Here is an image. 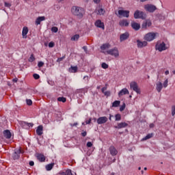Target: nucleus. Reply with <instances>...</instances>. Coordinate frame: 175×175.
<instances>
[{
	"mask_svg": "<svg viewBox=\"0 0 175 175\" xmlns=\"http://www.w3.org/2000/svg\"><path fill=\"white\" fill-rule=\"evenodd\" d=\"M3 135L5 139H10L12 137V133L9 130H4Z\"/></svg>",
	"mask_w": 175,
	"mask_h": 175,
	"instance_id": "19",
	"label": "nucleus"
},
{
	"mask_svg": "<svg viewBox=\"0 0 175 175\" xmlns=\"http://www.w3.org/2000/svg\"><path fill=\"white\" fill-rule=\"evenodd\" d=\"M155 38H157V33L150 32L145 35L144 40H146V42H152Z\"/></svg>",
	"mask_w": 175,
	"mask_h": 175,
	"instance_id": "6",
	"label": "nucleus"
},
{
	"mask_svg": "<svg viewBox=\"0 0 175 175\" xmlns=\"http://www.w3.org/2000/svg\"><path fill=\"white\" fill-rule=\"evenodd\" d=\"M55 45V44L53 42H51L49 43V47H50V48L54 47Z\"/></svg>",
	"mask_w": 175,
	"mask_h": 175,
	"instance_id": "49",
	"label": "nucleus"
},
{
	"mask_svg": "<svg viewBox=\"0 0 175 175\" xmlns=\"http://www.w3.org/2000/svg\"><path fill=\"white\" fill-rule=\"evenodd\" d=\"M58 102H62L63 103H65L66 102V98L65 97H59L57 98Z\"/></svg>",
	"mask_w": 175,
	"mask_h": 175,
	"instance_id": "36",
	"label": "nucleus"
},
{
	"mask_svg": "<svg viewBox=\"0 0 175 175\" xmlns=\"http://www.w3.org/2000/svg\"><path fill=\"white\" fill-rule=\"evenodd\" d=\"M144 9L149 13H154L157 10V6L152 4H147L144 5Z\"/></svg>",
	"mask_w": 175,
	"mask_h": 175,
	"instance_id": "7",
	"label": "nucleus"
},
{
	"mask_svg": "<svg viewBox=\"0 0 175 175\" xmlns=\"http://www.w3.org/2000/svg\"><path fill=\"white\" fill-rule=\"evenodd\" d=\"M150 128H154V126H155V125L154 124V123H151L150 125H149Z\"/></svg>",
	"mask_w": 175,
	"mask_h": 175,
	"instance_id": "59",
	"label": "nucleus"
},
{
	"mask_svg": "<svg viewBox=\"0 0 175 175\" xmlns=\"http://www.w3.org/2000/svg\"><path fill=\"white\" fill-rule=\"evenodd\" d=\"M129 94V90H128V89L126 88H123L118 92V96L121 97L123 95H126Z\"/></svg>",
	"mask_w": 175,
	"mask_h": 175,
	"instance_id": "22",
	"label": "nucleus"
},
{
	"mask_svg": "<svg viewBox=\"0 0 175 175\" xmlns=\"http://www.w3.org/2000/svg\"><path fill=\"white\" fill-rule=\"evenodd\" d=\"M64 58H65V56H63L62 57H59L57 59V62H61V61H63L64 59Z\"/></svg>",
	"mask_w": 175,
	"mask_h": 175,
	"instance_id": "51",
	"label": "nucleus"
},
{
	"mask_svg": "<svg viewBox=\"0 0 175 175\" xmlns=\"http://www.w3.org/2000/svg\"><path fill=\"white\" fill-rule=\"evenodd\" d=\"M152 25V23H151V21L146 20L143 22V23L142 25V29H148Z\"/></svg>",
	"mask_w": 175,
	"mask_h": 175,
	"instance_id": "10",
	"label": "nucleus"
},
{
	"mask_svg": "<svg viewBox=\"0 0 175 175\" xmlns=\"http://www.w3.org/2000/svg\"><path fill=\"white\" fill-rule=\"evenodd\" d=\"M80 38V35L79 34H75L71 38V40L76 42L77 40H79Z\"/></svg>",
	"mask_w": 175,
	"mask_h": 175,
	"instance_id": "33",
	"label": "nucleus"
},
{
	"mask_svg": "<svg viewBox=\"0 0 175 175\" xmlns=\"http://www.w3.org/2000/svg\"><path fill=\"white\" fill-rule=\"evenodd\" d=\"M12 81H13L14 83H17V81H18V79L15 78V79H14L12 80Z\"/></svg>",
	"mask_w": 175,
	"mask_h": 175,
	"instance_id": "58",
	"label": "nucleus"
},
{
	"mask_svg": "<svg viewBox=\"0 0 175 175\" xmlns=\"http://www.w3.org/2000/svg\"><path fill=\"white\" fill-rule=\"evenodd\" d=\"M46 20V17L44 16H38L35 22L36 25H40V22L41 21H44Z\"/></svg>",
	"mask_w": 175,
	"mask_h": 175,
	"instance_id": "25",
	"label": "nucleus"
},
{
	"mask_svg": "<svg viewBox=\"0 0 175 175\" xmlns=\"http://www.w3.org/2000/svg\"><path fill=\"white\" fill-rule=\"evenodd\" d=\"M131 25L135 31H139L140 29V25L135 21L131 22Z\"/></svg>",
	"mask_w": 175,
	"mask_h": 175,
	"instance_id": "16",
	"label": "nucleus"
},
{
	"mask_svg": "<svg viewBox=\"0 0 175 175\" xmlns=\"http://www.w3.org/2000/svg\"><path fill=\"white\" fill-rule=\"evenodd\" d=\"M102 53L103 54L111 55V57H114V58H118L120 57V51H118V48L117 47L112 48L106 51H102Z\"/></svg>",
	"mask_w": 175,
	"mask_h": 175,
	"instance_id": "2",
	"label": "nucleus"
},
{
	"mask_svg": "<svg viewBox=\"0 0 175 175\" xmlns=\"http://www.w3.org/2000/svg\"><path fill=\"white\" fill-rule=\"evenodd\" d=\"M95 27L97 28H101V29H105V23L100 20H97L94 23Z\"/></svg>",
	"mask_w": 175,
	"mask_h": 175,
	"instance_id": "12",
	"label": "nucleus"
},
{
	"mask_svg": "<svg viewBox=\"0 0 175 175\" xmlns=\"http://www.w3.org/2000/svg\"><path fill=\"white\" fill-rule=\"evenodd\" d=\"M172 116L174 117L175 116V105L172 107Z\"/></svg>",
	"mask_w": 175,
	"mask_h": 175,
	"instance_id": "43",
	"label": "nucleus"
},
{
	"mask_svg": "<svg viewBox=\"0 0 175 175\" xmlns=\"http://www.w3.org/2000/svg\"><path fill=\"white\" fill-rule=\"evenodd\" d=\"M101 68H103V69H107L109 68V64L103 62L101 64Z\"/></svg>",
	"mask_w": 175,
	"mask_h": 175,
	"instance_id": "37",
	"label": "nucleus"
},
{
	"mask_svg": "<svg viewBox=\"0 0 175 175\" xmlns=\"http://www.w3.org/2000/svg\"><path fill=\"white\" fill-rule=\"evenodd\" d=\"M61 174H62V175H66V172H62Z\"/></svg>",
	"mask_w": 175,
	"mask_h": 175,
	"instance_id": "63",
	"label": "nucleus"
},
{
	"mask_svg": "<svg viewBox=\"0 0 175 175\" xmlns=\"http://www.w3.org/2000/svg\"><path fill=\"white\" fill-rule=\"evenodd\" d=\"M106 90H107V88L104 87L101 89V92H103V94H104L105 91H106Z\"/></svg>",
	"mask_w": 175,
	"mask_h": 175,
	"instance_id": "56",
	"label": "nucleus"
},
{
	"mask_svg": "<svg viewBox=\"0 0 175 175\" xmlns=\"http://www.w3.org/2000/svg\"><path fill=\"white\" fill-rule=\"evenodd\" d=\"M4 6L5 8H10L12 6V4H10V3H8V2H5L4 3Z\"/></svg>",
	"mask_w": 175,
	"mask_h": 175,
	"instance_id": "48",
	"label": "nucleus"
},
{
	"mask_svg": "<svg viewBox=\"0 0 175 175\" xmlns=\"http://www.w3.org/2000/svg\"><path fill=\"white\" fill-rule=\"evenodd\" d=\"M111 117H113V116H111V114L109 115V121H111Z\"/></svg>",
	"mask_w": 175,
	"mask_h": 175,
	"instance_id": "64",
	"label": "nucleus"
},
{
	"mask_svg": "<svg viewBox=\"0 0 175 175\" xmlns=\"http://www.w3.org/2000/svg\"><path fill=\"white\" fill-rule=\"evenodd\" d=\"M137 47L139 49H143V47H146V46H147V44H148V43L147 42V41L142 42L139 40H137Z\"/></svg>",
	"mask_w": 175,
	"mask_h": 175,
	"instance_id": "13",
	"label": "nucleus"
},
{
	"mask_svg": "<svg viewBox=\"0 0 175 175\" xmlns=\"http://www.w3.org/2000/svg\"><path fill=\"white\" fill-rule=\"evenodd\" d=\"M120 27H128L129 25V22L126 19H122L119 21Z\"/></svg>",
	"mask_w": 175,
	"mask_h": 175,
	"instance_id": "21",
	"label": "nucleus"
},
{
	"mask_svg": "<svg viewBox=\"0 0 175 175\" xmlns=\"http://www.w3.org/2000/svg\"><path fill=\"white\" fill-rule=\"evenodd\" d=\"M53 167H54V163L47 164L45 166V169H46V170H47V172H50V170H51L53 169Z\"/></svg>",
	"mask_w": 175,
	"mask_h": 175,
	"instance_id": "29",
	"label": "nucleus"
},
{
	"mask_svg": "<svg viewBox=\"0 0 175 175\" xmlns=\"http://www.w3.org/2000/svg\"><path fill=\"white\" fill-rule=\"evenodd\" d=\"M33 77L35 80H39L40 79V76L38 74H33Z\"/></svg>",
	"mask_w": 175,
	"mask_h": 175,
	"instance_id": "42",
	"label": "nucleus"
},
{
	"mask_svg": "<svg viewBox=\"0 0 175 175\" xmlns=\"http://www.w3.org/2000/svg\"><path fill=\"white\" fill-rule=\"evenodd\" d=\"M130 88L135 91L137 94L140 95L142 94V92L140 91V88H139V85H137V83L135 81H132L130 83Z\"/></svg>",
	"mask_w": 175,
	"mask_h": 175,
	"instance_id": "5",
	"label": "nucleus"
},
{
	"mask_svg": "<svg viewBox=\"0 0 175 175\" xmlns=\"http://www.w3.org/2000/svg\"><path fill=\"white\" fill-rule=\"evenodd\" d=\"M109 152L112 157H116V155L118 154V151L116 149V147L113 146L109 147Z\"/></svg>",
	"mask_w": 175,
	"mask_h": 175,
	"instance_id": "15",
	"label": "nucleus"
},
{
	"mask_svg": "<svg viewBox=\"0 0 175 175\" xmlns=\"http://www.w3.org/2000/svg\"><path fill=\"white\" fill-rule=\"evenodd\" d=\"M126 107V105H125V103H124L120 107V111H124V110H125Z\"/></svg>",
	"mask_w": 175,
	"mask_h": 175,
	"instance_id": "39",
	"label": "nucleus"
},
{
	"mask_svg": "<svg viewBox=\"0 0 175 175\" xmlns=\"http://www.w3.org/2000/svg\"><path fill=\"white\" fill-rule=\"evenodd\" d=\"M77 66H71V67L68 69V72H70V73H76L77 72Z\"/></svg>",
	"mask_w": 175,
	"mask_h": 175,
	"instance_id": "28",
	"label": "nucleus"
},
{
	"mask_svg": "<svg viewBox=\"0 0 175 175\" xmlns=\"http://www.w3.org/2000/svg\"><path fill=\"white\" fill-rule=\"evenodd\" d=\"M128 38H129V33L125 32L124 33H122L120 36V42H124V40H126V39H128Z\"/></svg>",
	"mask_w": 175,
	"mask_h": 175,
	"instance_id": "18",
	"label": "nucleus"
},
{
	"mask_svg": "<svg viewBox=\"0 0 175 175\" xmlns=\"http://www.w3.org/2000/svg\"><path fill=\"white\" fill-rule=\"evenodd\" d=\"M134 18H135L136 20L139 18H141V20H146V18H147V14H146V12L143 11L137 10L134 12Z\"/></svg>",
	"mask_w": 175,
	"mask_h": 175,
	"instance_id": "3",
	"label": "nucleus"
},
{
	"mask_svg": "<svg viewBox=\"0 0 175 175\" xmlns=\"http://www.w3.org/2000/svg\"><path fill=\"white\" fill-rule=\"evenodd\" d=\"M36 133L38 136H42L43 135V126L40 125L37 127Z\"/></svg>",
	"mask_w": 175,
	"mask_h": 175,
	"instance_id": "24",
	"label": "nucleus"
},
{
	"mask_svg": "<svg viewBox=\"0 0 175 175\" xmlns=\"http://www.w3.org/2000/svg\"><path fill=\"white\" fill-rule=\"evenodd\" d=\"M110 47H111V46L109 43H105V44H102L100 47V49L101 50V53H102V51H106L105 50H109V49H110Z\"/></svg>",
	"mask_w": 175,
	"mask_h": 175,
	"instance_id": "20",
	"label": "nucleus"
},
{
	"mask_svg": "<svg viewBox=\"0 0 175 175\" xmlns=\"http://www.w3.org/2000/svg\"><path fill=\"white\" fill-rule=\"evenodd\" d=\"M29 29L27 27H23L22 30V36L23 39H27V35H28Z\"/></svg>",
	"mask_w": 175,
	"mask_h": 175,
	"instance_id": "23",
	"label": "nucleus"
},
{
	"mask_svg": "<svg viewBox=\"0 0 175 175\" xmlns=\"http://www.w3.org/2000/svg\"><path fill=\"white\" fill-rule=\"evenodd\" d=\"M105 11L103 8H100L98 10L97 14H99V16H103L105 14Z\"/></svg>",
	"mask_w": 175,
	"mask_h": 175,
	"instance_id": "34",
	"label": "nucleus"
},
{
	"mask_svg": "<svg viewBox=\"0 0 175 175\" xmlns=\"http://www.w3.org/2000/svg\"><path fill=\"white\" fill-rule=\"evenodd\" d=\"M66 175H73V174L72 173V170H66Z\"/></svg>",
	"mask_w": 175,
	"mask_h": 175,
	"instance_id": "47",
	"label": "nucleus"
},
{
	"mask_svg": "<svg viewBox=\"0 0 175 175\" xmlns=\"http://www.w3.org/2000/svg\"><path fill=\"white\" fill-rule=\"evenodd\" d=\"M29 165L30 166H33V165H35V163L33 161H29Z\"/></svg>",
	"mask_w": 175,
	"mask_h": 175,
	"instance_id": "57",
	"label": "nucleus"
},
{
	"mask_svg": "<svg viewBox=\"0 0 175 175\" xmlns=\"http://www.w3.org/2000/svg\"><path fill=\"white\" fill-rule=\"evenodd\" d=\"M155 50H157L160 53H162V51L167 50V47H166V44H165L163 42H157V43L155 45Z\"/></svg>",
	"mask_w": 175,
	"mask_h": 175,
	"instance_id": "4",
	"label": "nucleus"
},
{
	"mask_svg": "<svg viewBox=\"0 0 175 175\" xmlns=\"http://www.w3.org/2000/svg\"><path fill=\"white\" fill-rule=\"evenodd\" d=\"M43 65H44V62H39L38 63V68H42V66H43Z\"/></svg>",
	"mask_w": 175,
	"mask_h": 175,
	"instance_id": "46",
	"label": "nucleus"
},
{
	"mask_svg": "<svg viewBox=\"0 0 175 175\" xmlns=\"http://www.w3.org/2000/svg\"><path fill=\"white\" fill-rule=\"evenodd\" d=\"M70 125L72 127H73V126H77V125H79V123H77V122H75V123H74V124L70 123Z\"/></svg>",
	"mask_w": 175,
	"mask_h": 175,
	"instance_id": "54",
	"label": "nucleus"
},
{
	"mask_svg": "<svg viewBox=\"0 0 175 175\" xmlns=\"http://www.w3.org/2000/svg\"><path fill=\"white\" fill-rule=\"evenodd\" d=\"M85 79H87V80H88V76H85V77H83V80H85Z\"/></svg>",
	"mask_w": 175,
	"mask_h": 175,
	"instance_id": "62",
	"label": "nucleus"
},
{
	"mask_svg": "<svg viewBox=\"0 0 175 175\" xmlns=\"http://www.w3.org/2000/svg\"><path fill=\"white\" fill-rule=\"evenodd\" d=\"M126 126H128V123L122 122L120 123H118V125L115 126L114 128H116V129H122V128H126Z\"/></svg>",
	"mask_w": 175,
	"mask_h": 175,
	"instance_id": "14",
	"label": "nucleus"
},
{
	"mask_svg": "<svg viewBox=\"0 0 175 175\" xmlns=\"http://www.w3.org/2000/svg\"><path fill=\"white\" fill-rule=\"evenodd\" d=\"M115 120L116 121H121V114L117 113L115 115Z\"/></svg>",
	"mask_w": 175,
	"mask_h": 175,
	"instance_id": "35",
	"label": "nucleus"
},
{
	"mask_svg": "<svg viewBox=\"0 0 175 175\" xmlns=\"http://www.w3.org/2000/svg\"><path fill=\"white\" fill-rule=\"evenodd\" d=\"M51 31L54 32L55 33H57V32H58V27H53L51 28Z\"/></svg>",
	"mask_w": 175,
	"mask_h": 175,
	"instance_id": "40",
	"label": "nucleus"
},
{
	"mask_svg": "<svg viewBox=\"0 0 175 175\" xmlns=\"http://www.w3.org/2000/svg\"><path fill=\"white\" fill-rule=\"evenodd\" d=\"M165 75H166V76H167V75H169V70H166V71L165 72Z\"/></svg>",
	"mask_w": 175,
	"mask_h": 175,
	"instance_id": "61",
	"label": "nucleus"
},
{
	"mask_svg": "<svg viewBox=\"0 0 175 175\" xmlns=\"http://www.w3.org/2000/svg\"><path fill=\"white\" fill-rule=\"evenodd\" d=\"M83 50H84V51H85V53H88V48H87V46H83Z\"/></svg>",
	"mask_w": 175,
	"mask_h": 175,
	"instance_id": "52",
	"label": "nucleus"
},
{
	"mask_svg": "<svg viewBox=\"0 0 175 175\" xmlns=\"http://www.w3.org/2000/svg\"><path fill=\"white\" fill-rule=\"evenodd\" d=\"M167 83H169V81H167V79H165L163 84L164 88H166V87H167L168 85Z\"/></svg>",
	"mask_w": 175,
	"mask_h": 175,
	"instance_id": "44",
	"label": "nucleus"
},
{
	"mask_svg": "<svg viewBox=\"0 0 175 175\" xmlns=\"http://www.w3.org/2000/svg\"><path fill=\"white\" fill-rule=\"evenodd\" d=\"M81 135H82L83 137H85L87 136V131H84V132L81 133Z\"/></svg>",
	"mask_w": 175,
	"mask_h": 175,
	"instance_id": "55",
	"label": "nucleus"
},
{
	"mask_svg": "<svg viewBox=\"0 0 175 175\" xmlns=\"http://www.w3.org/2000/svg\"><path fill=\"white\" fill-rule=\"evenodd\" d=\"M92 120L91 118H90L88 120H86V121H85L86 125H88V124H91V121H92Z\"/></svg>",
	"mask_w": 175,
	"mask_h": 175,
	"instance_id": "53",
	"label": "nucleus"
},
{
	"mask_svg": "<svg viewBox=\"0 0 175 175\" xmlns=\"http://www.w3.org/2000/svg\"><path fill=\"white\" fill-rule=\"evenodd\" d=\"M71 13L74 16H77L79 18H82L84 16V9L78 6H73L71 8Z\"/></svg>",
	"mask_w": 175,
	"mask_h": 175,
	"instance_id": "1",
	"label": "nucleus"
},
{
	"mask_svg": "<svg viewBox=\"0 0 175 175\" xmlns=\"http://www.w3.org/2000/svg\"><path fill=\"white\" fill-rule=\"evenodd\" d=\"M26 103L28 106H32V100L26 99Z\"/></svg>",
	"mask_w": 175,
	"mask_h": 175,
	"instance_id": "41",
	"label": "nucleus"
},
{
	"mask_svg": "<svg viewBox=\"0 0 175 175\" xmlns=\"http://www.w3.org/2000/svg\"><path fill=\"white\" fill-rule=\"evenodd\" d=\"M120 104H121V101H120V100H115L112 103V107H118V106H120Z\"/></svg>",
	"mask_w": 175,
	"mask_h": 175,
	"instance_id": "32",
	"label": "nucleus"
},
{
	"mask_svg": "<svg viewBox=\"0 0 175 175\" xmlns=\"http://www.w3.org/2000/svg\"><path fill=\"white\" fill-rule=\"evenodd\" d=\"M20 154H21V149H15L14 153L12 154V159L14 161L20 159Z\"/></svg>",
	"mask_w": 175,
	"mask_h": 175,
	"instance_id": "9",
	"label": "nucleus"
},
{
	"mask_svg": "<svg viewBox=\"0 0 175 175\" xmlns=\"http://www.w3.org/2000/svg\"><path fill=\"white\" fill-rule=\"evenodd\" d=\"M86 146H87V147H88V148L92 147V142H88L86 144Z\"/></svg>",
	"mask_w": 175,
	"mask_h": 175,
	"instance_id": "50",
	"label": "nucleus"
},
{
	"mask_svg": "<svg viewBox=\"0 0 175 175\" xmlns=\"http://www.w3.org/2000/svg\"><path fill=\"white\" fill-rule=\"evenodd\" d=\"M103 94H104V95H105V96H110V95L111 94V93L110 92V91H106V92H105Z\"/></svg>",
	"mask_w": 175,
	"mask_h": 175,
	"instance_id": "45",
	"label": "nucleus"
},
{
	"mask_svg": "<svg viewBox=\"0 0 175 175\" xmlns=\"http://www.w3.org/2000/svg\"><path fill=\"white\" fill-rule=\"evenodd\" d=\"M23 126H27L28 128H32L33 126V123H28L27 122H22Z\"/></svg>",
	"mask_w": 175,
	"mask_h": 175,
	"instance_id": "30",
	"label": "nucleus"
},
{
	"mask_svg": "<svg viewBox=\"0 0 175 175\" xmlns=\"http://www.w3.org/2000/svg\"><path fill=\"white\" fill-rule=\"evenodd\" d=\"M35 61V57H33V54H31L29 58V62H33Z\"/></svg>",
	"mask_w": 175,
	"mask_h": 175,
	"instance_id": "38",
	"label": "nucleus"
},
{
	"mask_svg": "<svg viewBox=\"0 0 175 175\" xmlns=\"http://www.w3.org/2000/svg\"><path fill=\"white\" fill-rule=\"evenodd\" d=\"M163 88V85H162V82H159L156 84V90L157 92H161V91H162Z\"/></svg>",
	"mask_w": 175,
	"mask_h": 175,
	"instance_id": "26",
	"label": "nucleus"
},
{
	"mask_svg": "<svg viewBox=\"0 0 175 175\" xmlns=\"http://www.w3.org/2000/svg\"><path fill=\"white\" fill-rule=\"evenodd\" d=\"M75 94H77L79 96V98H83V96H84V95L85 94V90H84V89H78L75 92Z\"/></svg>",
	"mask_w": 175,
	"mask_h": 175,
	"instance_id": "17",
	"label": "nucleus"
},
{
	"mask_svg": "<svg viewBox=\"0 0 175 175\" xmlns=\"http://www.w3.org/2000/svg\"><path fill=\"white\" fill-rule=\"evenodd\" d=\"M154 136L153 133H149L146 137L142 138V141L144 142L145 140H148V139H151Z\"/></svg>",
	"mask_w": 175,
	"mask_h": 175,
	"instance_id": "31",
	"label": "nucleus"
},
{
	"mask_svg": "<svg viewBox=\"0 0 175 175\" xmlns=\"http://www.w3.org/2000/svg\"><path fill=\"white\" fill-rule=\"evenodd\" d=\"M94 3H99L100 2V0H94Z\"/></svg>",
	"mask_w": 175,
	"mask_h": 175,
	"instance_id": "60",
	"label": "nucleus"
},
{
	"mask_svg": "<svg viewBox=\"0 0 175 175\" xmlns=\"http://www.w3.org/2000/svg\"><path fill=\"white\" fill-rule=\"evenodd\" d=\"M107 121H108L107 117L102 116L97 119V124H98V125H102V124H106Z\"/></svg>",
	"mask_w": 175,
	"mask_h": 175,
	"instance_id": "11",
	"label": "nucleus"
},
{
	"mask_svg": "<svg viewBox=\"0 0 175 175\" xmlns=\"http://www.w3.org/2000/svg\"><path fill=\"white\" fill-rule=\"evenodd\" d=\"M37 159H38L40 162H44V161H46V157L42 154H39L37 155Z\"/></svg>",
	"mask_w": 175,
	"mask_h": 175,
	"instance_id": "27",
	"label": "nucleus"
},
{
	"mask_svg": "<svg viewBox=\"0 0 175 175\" xmlns=\"http://www.w3.org/2000/svg\"><path fill=\"white\" fill-rule=\"evenodd\" d=\"M118 17H126V18H128L129 17V10H119L118 12Z\"/></svg>",
	"mask_w": 175,
	"mask_h": 175,
	"instance_id": "8",
	"label": "nucleus"
}]
</instances>
